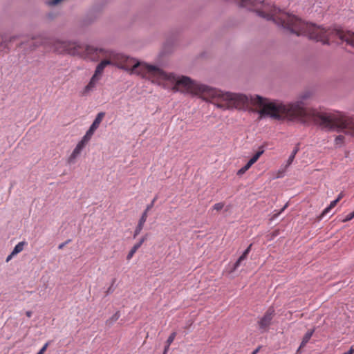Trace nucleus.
I'll return each instance as SVG.
<instances>
[{"label":"nucleus","mask_w":354,"mask_h":354,"mask_svg":"<svg viewBox=\"0 0 354 354\" xmlns=\"http://www.w3.org/2000/svg\"><path fill=\"white\" fill-rule=\"evenodd\" d=\"M173 90L198 95L205 101H209L217 107L223 109H243L250 104L259 105L260 117L270 116L274 119H286L291 121L306 122L313 119L317 123L329 130L344 131L354 137V118L348 117L342 113H319L315 111L305 108L301 101L290 104L268 102L266 100L256 95L249 98L242 94L223 93L220 90L198 84L189 77H176Z\"/></svg>","instance_id":"1"},{"label":"nucleus","mask_w":354,"mask_h":354,"mask_svg":"<svg viewBox=\"0 0 354 354\" xmlns=\"http://www.w3.org/2000/svg\"><path fill=\"white\" fill-rule=\"evenodd\" d=\"M241 7L254 9L257 14L268 20H272L277 24L289 30L297 35H306L310 39L323 44L330 42H345L354 47V33L337 28L325 29L313 24H308L295 15L282 12L275 7L265 4L258 0H234Z\"/></svg>","instance_id":"2"},{"label":"nucleus","mask_w":354,"mask_h":354,"mask_svg":"<svg viewBox=\"0 0 354 354\" xmlns=\"http://www.w3.org/2000/svg\"><path fill=\"white\" fill-rule=\"evenodd\" d=\"M84 52L93 60L103 59L97 66L93 74L99 78L101 77L106 66L114 65L120 68L130 71L131 74L140 75L165 88L169 87V84L174 83L176 80L174 75L166 73L158 67L136 61L133 58L117 53L113 50L86 46Z\"/></svg>","instance_id":"3"},{"label":"nucleus","mask_w":354,"mask_h":354,"mask_svg":"<svg viewBox=\"0 0 354 354\" xmlns=\"http://www.w3.org/2000/svg\"><path fill=\"white\" fill-rule=\"evenodd\" d=\"M86 46L76 42L56 40L53 41L52 49L58 53H68L73 55H80L85 50Z\"/></svg>","instance_id":"4"},{"label":"nucleus","mask_w":354,"mask_h":354,"mask_svg":"<svg viewBox=\"0 0 354 354\" xmlns=\"http://www.w3.org/2000/svg\"><path fill=\"white\" fill-rule=\"evenodd\" d=\"M274 315L275 310L274 308L270 307L258 322L259 328L263 331L267 330Z\"/></svg>","instance_id":"5"},{"label":"nucleus","mask_w":354,"mask_h":354,"mask_svg":"<svg viewBox=\"0 0 354 354\" xmlns=\"http://www.w3.org/2000/svg\"><path fill=\"white\" fill-rule=\"evenodd\" d=\"M100 78L96 77L95 75H93L90 80L88 84L85 86L83 94L87 95L89 92L92 91L95 87L97 82Z\"/></svg>","instance_id":"6"},{"label":"nucleus","mask_w":354,"mask_h":354,"mask_svg":"<svg viewBox=\"0 0 354 354\" xmlns=\"http://www.w3.org/2000/svg\"><path fill=\"white\" fill-rule=\"evenodd\" d=\"M104 115H105V113H104V112L99 113L97 115L95 119L94 120L93 124L91 125V127H92L93 129L96 130L99 127V126H100V123L102 122Z\"/></svg>","instance_id":"7"},{"label":"nucleus","mask_w":354,"mask_h":354,"mask_svg":"<svg viewBox=\"0 0 354 354\" xmlns=\"http://www.w3.org/2000/svg\"><path fill=\"white\" fill-rule=\"evenodd\" d=\"M337 203H338V201L336 199L333 201H331L330 205L323 210V212H322V214H320V216L319 217V220H321L333 208H334L337 205Z\"/></svg>","instance_id":"8"},{"label":"nucleus","mask_w":354,"mask_h":354,"mask_svg":"<svg viewBox=\"0 0 354 354\" xmlns=\"http://www.w3.org/2000/svg\"><path fill=\"white\" fill-rule=\"evenodd\" d=\"M145 225V218H140L139 219L138 223L134 230L133 237H136L143 229Z\"/></svg>","instance_id":"9"},{"label":"nucleus","mask_w":354,"mask_h":354,"mask_svg":"<svg viewBox=\"0 0 354 354\" xmlns=\"http://www.w3.org/2000/svg\"><path fill=\"white\" fill-rule=\"evenodd\" d=\"M299 151V145L297 144L295 146V149L292 151L290 156H289V158L287 160V165H286L287 167H289L292 163V162L295 158V156L298 153Z\"/></svg>","instance_id":"10"},{"label":"nucleus","mask_w":354,"mask_h":354,"mask_svg":"<svg viewBox=\"0 0 354 354\" xmlns=\"http://www.w3.org/2000/svg\"><path fill=\"white\" fill-rule=\"evenodd\" d=\"M81 153V151L77 149L76 147L74 149L71 154L68 158V162L71 164L73 163L77 158V157Z\"/></svg>","instance_id":"11"},{"label":"nucleus","mask_w":354,"mask_h":354,"mask_svg":"<svg viewBox=\"0 0 354 354\" xmlns=\"http://www.w3.org/2000/svg\"><path fill=\"white\" fill-rule=\"evenodd\" d=\"M157 198L155 197L153 201H151V203L148 205L145 209V210L144 211V212L142 213V216L140 218H145V223L147 221V216H148V212L153 207V205H154V203L155 201H156Z\"/></svg>","instance_id":"12"},{"label":"nucleus","mask_w":354,"mask_h":354,"mask_svg":"<svg viewBox=\"0 0 354 354\" xmlns=\"http://www.w3.org/2000/svg\"><path fill=\"white\" fill-rule=\"evenodd\" d=\"M25 245H26V243L24 241H21V242H19V243H17L12 252V255H16L18 253L21 252L24 250V247Z\"/></svg>","instance_id":"13"},{"label":"nucleus","mask_w":354,"mask_h":354,"mask_svg":"<svg viewBox=\"0 0 354 354\" xmlns=\"http://www.w3.org/2000/svg\"><path fill=\"white\" fill-rule=\"evenodd\" d=\"M313 333H314V330H312L308 331L305 334V335L303 337V339H302V342H301V346H304L308 342V341L311 338Z\"/></svg>","instance_id":"14"},{"label":"nucleus","mask_w":354,"mask_h":354,"mask_svg":"<svg viewBox=\"0 0 354 354\" xmlns=\"http://www.w3.org/2000/svg\"><path fill=\"white\" fill-rule=\"evenodd\" d=\"M120 317V314L119 312H116L114 315H112L109 319L106 321V324L111 326L114 322H115Z\"/></svg>","instance_id":"15"},{"label":"nucleus","mask_w":354,"mask_h":354,"mask_svg":"<svg viewBox=\"0 0 354 354\" xmlns=\"http://www.w3.org/2000/svg\"><path fill=\"white\" fill-rule=\"evenodd\" d=\"M139 244H135L133 247L131 249L129 254L127 256V259L130 260L134 255V254L136 252V251L140 248Z\"/></svg>","instance_id":"16"},{"label":"nucleus","mask_w":354,"mask_h":354,"mask_svg":"<svg viewBox=\"0 0 354 354\" xmlns=\"http://www.w3.org/2000/svg\"><path fill=\"white\" fill-rule=\"evenodd\" d=\"M248 256L245 255V254L243 253L241 257L238 259L234 265L233 270H236L241 265V262L244 261Z\"/></svg>","instance_id":"17"},{"label":"nucleus","mask_w":354,"mask_h":354,"mask_svg":"<svg viewBox=\"0 0 354 354\" xmlns=\"http://www.w3.org/2000/svg\"><path fill=\"white\" fill-rule=\"evenodd\" d=\"M264 153V149L263 147H261L259 149V151L252 157V159L257 161L260 156Z\"/></svg>","instance_id":"18"},{"label":"nucleus","mask_w":354,"mask_h":354,"mask_svg":"<svg viewBox=\"0 0 354 354\" xmlns=\"http://www.w3.org/2000/svg\"><path fill=\"white\" fill-rule=\"evenodd\" d=\"M176 332H173L170 334V335L169 336L168 339H167V342H166V344L168 345V346H170L171 344L174 342V340L176 338Z\"/></svg>","instance_id":"19"},{"label":"nucleus","mask_w":354,"mask_h":354,"mask_svg":"<svg viewBox=\"0 0 354 354\" xmlns=\"http://www.w3.org/2000/svg\"><path fill=\"white\" fill-rule=\"evenodd\" d=\"M344 140V136L342 135H339V136H337L335 140V145H341L343 144Z\"/></svg>","instance_id":"20"},{"label":"nucleus","mask_w":354,"mask_h":354,"mask_svg":"<svg viewBox=\"0 0 354 354\" xmlns=\"http://www.w3.org/2000/svg\"><path fill=\"white\" fill-rule=\"evenodd\" d=\"M223 207H224L223 203H216L214 205V206L212 207V209L218 212V211L221 210L223 208Z\"/></svg>","instance_id":"21"},{"label":"nucleus","mask_w":354,"mask_h":354,"mask_svg":"<svg viewBox=\"0 0 354 354\" xmlns=\"http://www.w3.org/2000/svg\"><path fill=\"white\" fill-rule=\"evenodd\" d=\"M353 218H354V211L353 212H351L348 214H347L345 216V218L344 219H342V221L343 223H346V222H348V221L352 220Z\"/></svg>","instance_id":"22"},{"label":"nucleus","mask_w":354,"mask_h":354,"mask_svg":"<svg viewBox=\"0 0 354 354\" xmlns=\"http://www.w3.org/2000/svg\"><path fill=\"white\" fill-rule=\"evenodd\" d=\"M87 145V143H86L85 142H84L83 140H80L77 145H76V148L77 149H79L80 151H82V150L85 147V146Z\"/></svg>","instance_id":"23"},{"label":"nucleus","mask_w":354,"mask_h":354,"mask_svg":"<svg viewBox=\"0 0 354 354\" xmlns=\"http://www.w3.org/2000/svg\"><path fill=\"white\" fill-rule=\"evenodd\" d=\"M7 39L6 38L2 39V42L0 44V50H3L5 48H7Z\"/></svg>","instance_id":"24"},{"label":"nucleus","mask_w":354,"mask_h":354,"mask_svg":"<svg viewBox=\"0 0 354 354\" xmlns=\"http://www.w3.org/2000/svg\"><path fill=\"white\" fill-rule=\"evenodd\" d=\"M48 346V343L47 342L43 346V347L40 349V351L37 354H44L46 352Z\"/></svg>","instance_id":"25"},{"label":"nucleus","mask_w":354,"mask_h":354,"mask_svg":"<svg viewBox=\"0 0 354 354\" xmlns=\"http://www.w3.org/2000/svg\"><path fill=\"white\" fill-rule=\"evenodd\" d=\"M91 137H92L91 136H90L86 133V134L82 138V140H83L86 143H88L89 142V140H91Z\"/></svg>","instance_id":"26"},{"label":"nucleus","mask_w":354,"mask_h":354,"mask_svg":"<svg viewBox=\"0 0 354 354\" xmlns=\"http://www.w3.org/2000/svg\"><path fill=\"white\" fill-rule=\"evenodd\" d=\"M62 1L63 0H51V1H48V3L50 6H55V5L59 3Z\"/></svg>","instance_id":"27"},{"label":"nucleus","mask_w":354,"mask_h":354,"mask_svg":"<svg viewBox=\"0 0 354 354\" xmlns=\"http://www.w3.org/2000/svg\"><path fill=\"white\" fill-rule=\"evenodd\" d=\"M247 171V170L245 169L244 167H241L240 169L238 170L236 174L238 176H242L243 174H244L245 172Z\"/></svg>","instance_id":"28"},{"label":"nucleus","mask_w":354,"mask_h":354,"mask_svg":"<svg viewBox=\"0 0 354 354\" xmlns=\"http://www.w3.org/2000/svg\"><path fill=\"white\" fill-rule=\"evenodd\" d=\"M95 131V129H93L92 127H90L88 130L86 131V133H88V135L93 136V135Z\"/></svg>","instance_id":"29"},{"label":"nucleus","mask_w":354,"mask_h":354,"mask_svg":"<svg viewBox=\"0 0 354 354\" xmlns=\"http://www.w3.org/2000/svg\"><path fill=\"white\" fill-rule=\"evenodd\" d=\"M146 239H147L146 236L142 237L140 239V240L139 241V242L137 243V244H139V246L141 247L142 244L145 241Z\"/></svg>","instance_id":"30"},{"label":"nucleus","mask_w":354,"mask_h":354,"mask_svg":"<svg viewBox=\"0 0 354 354\" xmlns=\"http://www.w3.org/2000/svg\"><path fill=\"white\" fill-rule=\"evenodd\" d=\"M251 247H252V244H250L248 248L243 252L244 254H245L246 256L248 255L249 252H250V250H251Z\"/></svg>","instance_id":"31"},{"label":"nucleus","mask_w":354,"mask_h":354,"mask_svg":"<svg viewBox=\"0 0 354 354\" xmlns=\"http://www.w3.org/2000/svg\"><path fill=\"white\" fill-rule=\"evenodd\" d=\"M343 354H354V348L353 346L350 348V349L344 353Z\"/></svg>","instance_id":"32"},{"label":"nucleus","mask_w":354,"mask_h":354,"mask_svg":"<svg viewBox=\"0 0 354 354\" xmlns=\"http://www.w3.org/2000/svg\"><path fill=\"white\" fill-rule=\"evenodd\" d=\"M344 196V192H340L336 200L339 202Z\"/></svg>","instance_id":"33"},{"label":"nucleus","mask_w":354,"mask_h":354,"mask_svg":"<svg viewBox=\"0 0 354 354\" xmlns=\"http://www.w3.org/2000/svg\"><path fill=\"white\" fill-rule=\"evenodd\" d=\"M288 207V204H286L284 207L281 209L279 212H278L277 214L274 216V217H277L278 215H279L282 212L284 211V209Z\"/></svg>","instance_id":"34"},{"label":"nucleus","mask_w":354,"mask_h":354,"mask_svg":"<svg viewBox=\"0 0 354 354\" xmlns=\"http://www.w3.org/2000/svg\"><path fill=\"white\" fill-rule=\"evenodd\" d=\"M69 241H70L68 240V241H66L65 243H61L60 245H59L58 248L62 249Z\"/></svg>","instance_id":"35"},{"label":"nucleus","mask_w":354,"mask_h":354,"mask_svg":"<svg viewBox=\"0 0 354 354\" xmlns=\"http://www.w3.org/2000/svg\"><path fill=\"white\" fill-rule=\"evenodd\" d=\"M252 165L248 162L245 166V169L248 171Z\"/></svg>","instance_id":"36"},{"label":"nucleus","mask_w":354,"mask_h":354,"mask_svg":"<svg viewBox=\"0 0 354 354\" xmlns=\"http://www.w3.org/2000/svg\"><path fill=\"white\" fill-rule=\"evenodd\" d=\"M32 315V312L30 310H28L26 312V315L29 318L31 317Z\"/></svg>","instance_id":"37"},{"label":"nucleus","mask_w":354,"mask_h":354,"mask_svg":"<svg viewBox=\"0 0 354 354\" xmlns=\"http://www.w3.org/2000/svg\"><path fill=\"white\" fill-rule=\"evenodd\" d=\"M169 346H168L167 344L165 346V349H164V351H163V354H167L168 351H169Z\"/></svg>","instance_id":"38"},{"label":"nucleus","mask_w":354,"mask_h":354,"mask_svg":"<svg viewBox=\"0 0 354 354\" xmlns=\"http://www.w3.org/2000/svg\"><path fill=\"white\" fill-rule=\"evenodd\" d=\"M14 256H15V255H12V253H11L10 255H8V256L7 257V258H6V262L10 261L11 260V259H12Z\"/></svg>","instance_id":"39"},{"label":"nucleus","mask_w":354,"mask_h":354,"mask_svg":"<svg viewBox=\"0 0 354 354\" xmlns=\"http://www.w3.org/2000/svg\"><path fill=\"white\" fill-rule=\"evenodd\" d=\"M249 163L251 164L252 165H253L257 161L254 159H252V158L249 160Z\"/></svg>","instance_id":"40"},{"label":"nucleus","mask_w":354,"mask_h":354,"mask_svg":"<svg viewBox=\"0 0 354 354\" xmlns=\"http://www.w3.org/2000/svg\"><path fill=\"white\" fill-rule=\"evenodd\" d=\"M282 176H283V173H282V172L279 171V173H278V174H277V178H281V177H282Z\"/></svg>","instance_id":"41"},{"label":"nucleus","mask_w":354,"mask_h":354,"mask_svg":"<svg viewBox=\"0 0 354 354\" xmlns=\"http://www.w3.org/2000/svg\"><path fill=\"white\" fill-rule=\"evenodd\" d=\"M309 95H304L301 97L302 99H306L307 97H308Z\"/></svg>","instance_id":"42"},{"label":"nucleus","mask_w":354,"mask_h":354,"mask_svg":"<svg viewBox=\"0 0 354 354\" xmlns=\"http://www.w3.org/2000/svg\"><path fill=\"white\" fill-rule=\"evenodd\" d=\"M258 351H259V349L257 348V349H256L255 351H254L252 352V354H257V353Z\"/></svg>","instance_id":"43"}]
</instances>
